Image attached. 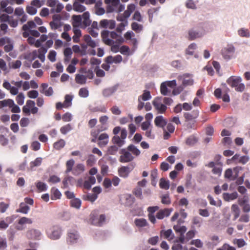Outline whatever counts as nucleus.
Listing matches in <instances>:
<instances>
[{
	"label": "nucleus",
	"mask_w": 250,
	"mask_h": 250,
	"mask_svg": "<svg viewBox=\"0 0 250 250\" xmlns=\"http://www.w3.org/2000/svg\"><path fill=\"white\" fill-rule=\"evenodd\" d=\"M164 237L168 240H171L173 239L174 235L172 234V231L171 229H168L165 231L163 233Z\"/></svg>",
	"instance_id": "5fc2aeb1"
},
{
	"label": "nucleus",
	"mask_w": 250,
	"mask_h": 250,
	"mask_svg": "<svg viewBox=\"0 0 250 250\" xmlns=\"http://www.w3.org/2000/svg\"><path fill=\"white\" fill-rule=\"evenodd\" d=\"M70 205L72 207L79 209L81 206V201L78 198H74L70 201Z\"/></svg>",
	"instance_id": "79ce46f5"
},
{
	"label": "nucleus",
	"mask_w": 250,
	"mask_h": 250,
	"mask_svg": "<svg viewBox=\"0 0 250 250\" xmlns=\"http://www.w3.org/2000/svg\"><path fill=\"white\" fill-rule=\"evenodd\" d=\"M235 50V48L232 45L229 44L222 49V55L225 59L230 60L233 57Z\"/></svg>",
	"instance_id": "423d86ee"
},
{
	"label": "nucleus",
	"mask_w": 250,
	"mask_h": 250,
	"mask_svg": "<svg viewBox=\"0 0 250 250\" xmlns=\"http://www.w3.org/2000/svg\"><path fill=\"white\" fill-rule=\"evenodd\" d=\"M73 96L70 95H66L64 101L63 102L64 108H68L72 105Z\"/></svg>",
	"instance_id": "4c0bfd02"
},
{
	"label": "nucleus",
	"mask_w": 250,
	"mask_h": 250,
	"mask_svg": "<svg viewBox=\"0 0 250 250\" xmlns=\"http://www.w3.org/2000/svg\"><path fill=\"white\" fill-rule=\"evenodd\" d=\"M48 182L52 184H56L59 183L61 181V179L56 175H53L50 176Z\"/></svg>",
	"instance_id": "052dcab7"
},
{
	"label": "nucleus",
	"mask_w": 250,
	"mask_h": 250,
	"mask_svg": "<svg viewBox=\"0 0 250 250\" xmlns=\"http://www.w3.org/2000/svg\"><path fill=\"white\" fill-rule=\"evenodd\" d=\"M134 167V165L130 164L128 166H122L118 169L119 175L123 178L128 177L129 173L133 169Z\"/></svg>",
	"instance_id": "6e6552de"
},
{
	"label": "nucleus",
	"mask_w": 250,
	"mask_h": 250,
	"mask_svg": "<svg viewBox=\"0 0 250 250\" xmlns=\"http://www.w3.org/2000/svg\"><path fill=\"white\" fill-rule=\"evenodd\" d=\"M198 141L197 138L194 136H190L186 140V144L189 146L195 145Z\"/></svg>",
	"instance_id": "a18cd8bd"
},
{
	"label": "nucleus",
	"mask_w": 250,
	"mask_h": 250,
	"mask_svg": "<svg viewBox=\"0 0 250 250\" xmlns=\"http://www.w3.org/2000/svg\"><path fill=\"white\" fill-rule=\"evenodd\" d=\"M37 58V51L33 50L31 52L27 53L24 55V58L29 62H32Z\"/></svg>",
	"instance_id": "a878e982"
},
{
	"label": "nucleus",
	"mask_w": 250,
	"mask_h": 250,
	"mask_svg": "<svg viewBox=\"0 0 250 250\" xmlns=\"http://www.w3.org/2000/svg\"><path fill=\"white\" fill-rule=\"evenodd\" d=\"M14 101L12 99H7L0 101V107L9 106L11 107L14 105Z\"/></svg>",
	"instance_id": "f704fd0d"
},
{
	"label": "nucleus",
	"mask_w": 250,
	"mask_h": 250,
	"mask_svg": "<svg viewBox=\"0 0 250 250\" xmlns=\"http://www.w3.org/2000/svg\"><path fill=\"white\" fill-rule=\"evenodd\" d=\"M140 99L143 101H147L151 98L150 93L148 90H144L143 94L140 96Z\"/></svg>",
	"instance_id": "864d4df0"
},
{
	"label": "nucleus",
	"mask_w": 250,
	"mask_h": 250,
	"mask_svg": "<svg viewBox=\"0 0 250 250\" xmlns=\"http://www.w3.org/2000/svg\"><path fill=\"white\" fill-rule=\"evenodd\" d=\"M26 12L30 15H35L37 13V9L34 6H27L26 8Z\"/></svg>",
	"instance_id": "774afa93"
},
{
	"label": "nucleus",
	"mask_w": 250,
	"mask_h": 250,
	"mask_svg": "<svg viewBox=\"0 0 250 250\" xmlns=\"http://www.w3.org/2000/svg\"><path fill=\"white\" fill-rule=\"evenodd\" d=\"M36 27L34 21H28L26 24L22 26V29L23 31H28L30 28H33Z\"/></svg>",
	"instance_id": "a19ab883"
},
{
	"label": "nucleus",
	"mask_w": 250,
	"mask_h": 250,
	"mask_svg": "<svg viewBox=\"0 0 250 250\" xmlns=\"http://www.w3.org/2000/svg\"><path fill=\"white\" fill-rule=\"evenodd\" d=\"M223 199L226 201L233 200L236 199L238 197V194L236 192L231 193H224L223 194Z\"/></svg>",
	"instance_id": "5701e85b"
},
{
	"label": "nucleus",
	"mask_w": 250,
	"mask_h": 250,
	"mask_svg": "<svg viewBox=\"0 0 250 250\" xmlns=\"http://www.w3.org/2000/svg\"><path fill=\"white\" fill-rule=\"evenodd\" d=\"M199 115V111L198 109H195L191 112H185L184 113V117L185 119L186 122L192 121L198 118Z\"/></svg>",
	"instance_id": "ddd939ff"
},
{
	"label": "nucleus",
	"mask_w": 250,
	"mask_h": 250,
	"mask_svg": "<svg viewBox=\"0 0 250 250\" xmlns=\"http://www.w3.org/2000/svg\"><path fill=\"white\" fill-rule=\"evenodd\" d=\"M240 169V167H239L233 168V172L235 173L233 176H232L233 171L232 169L230 168L227 169L225 172V177L232 180L235 179L238 176V172Z\"/></svg>",
	"instance_id": "9d476101"
},
{
	"label": "nucleus",
	"mask_w": 250,
	"mask_h": 250,
	"mask_svg": "<svg viewBox=\"0 0 250 250\" xmlns=\"http://www.w3.org/2000/svg\"><path fill=\"white\" fill-rule=\"evenodd\" d=\"M151 127H152L150 122H144L141 124V129L143 130H147V129H149L151 128Z\"/></svg>",
	"instance_id": "0e129e2a"
},
{
	"label": "nucleus",
	"mask_w": 250,
	"mask_h": 250,
	"mask_svg": "<svg viewBox=\"0 0 250 250\" xmlns=\"http://www.w3.org/2000/svg\"><path fill=\"white\" fill-rule=\"evenodd\" d=\"M197 47L196 44L195 43H192L189 44L188 48L186 50V54L188 55H193L194 53V50Z\"/></svg>",
	"instance_id": "7c9ffc66"
},
{
	"label": "nucleus",
	"mask_w": 250,
	"mask_h": 250,
	"mask_svg": "<svg viewBox=\"0 0 250 250\" xmlns=\"http://www.w3.org/2000/svg\"><path fill=\"white\" fill-rule=\"evenodd\" d=\"M27 237L31 239H38L41 235L40 230L36 229H31L26 233Z\"/></svg>",
	"instance_id": "dca6fc26"
},
{
	"label": "nucleus",
	"mask_w": 250,
	"mask_h": 250,
	"mask_svg": "<svg viewBox=\"0 0 250 250\" xmlns=\"http://www.w3.org/2000/svg\"><path fill=\"white\" fill-rule=\"evenodd\" d=\"M50 26L52 29H57L60 28L62 25V23L61 22H57L55 21H52L49 23Z\"/></svg>",
	"instance_id": "e2e57ef3"
},
{
	"label": "nucleus",
	"mask_w": 250,
	"mask_h": 250,
	"mask_svg": "<svg viewBox=\"0 0 250 250\" xmlns=\"http://www.w3.org/2000/svg\"><path fill=\"white\" fill-rule=\"evenodd\" d=\"M62 194L60 191L55 187H53L51 189V199L55 200L61 198Z\"/></svg>",
	"instance_id": "4be33fe9"
},
{
	"label": "nucleus",
	"mask_w": 250,
	"mask_h": 250,
	"mask_svg": "<svg viewBox=\"0 0 250 250\" xmlns=\"http://www.w3.org/2000/svg\"><path fill=\"white\" fill-rule=\"evenodd\" d=\"M155 109L158 114L165 113L167 110V106L163 104L162 97H156L152 102Z\"/></svg>",
	"instance_id": "7ed1b4c3"
},
{
	"label": "nucleus",
	"mask_w": 250,
	"mask_h": 250,
	"mask_svg": "<svg viewBox=\"0 0 250 250\" xmlns=\"http://www.w3.org/2000/svg\"><path fill=\"white\" fill-rule=\"evenodd\" d=\"M183 78L182 84L184 87L192 85L194 83V80L190 77L189 74H184L183 76L178 77V79Z\"/></svg>",
	"instance_id": "a211bd4d"
},
{
	"label": "nucleus",
	"mask_w": 250,
	"mask_h": 250,
	"mask_svg": "<svg viewBox=\"0 0 250 250\" xmlns=\"http://www.w3.org/2000/svg\"><path fill=\"white\" fill-rule=\"evenodd\" d=\"M115 91V89L113 87L105 88L103 91V95L104 97H109L112 95Z\"/></svg>",
	"instance_id": "de8ad7c7"
},
{
	"label": "nucleus",
	"mask_w": 250,
	"mask_h": 250,
	"mask_svg": "<svg viewBox=\"0 0 250 250\" xmlns=\"http://www.w3.org/2000/svg\"><path fill=\"white\" fill-rule=\"evenodd\" d=\"M42 158L41 157L37 158L34 161H32L30 163V168L32 169L35 167L40 166L42 163Z\"/></svg>",
	"instance_id": "37998d69"
},
{
	"label": "nucleus",
	"mask_w": 250,
	"mask_h": 250,
	"mask_svg": "<svg viewBox=\"0 0 250 250\" xmlns=\"http://www.w3.org/2000/svg\"><path fill=\"white\" fill-rule=\"evenodd\" d=\"M233 243L236 245L238 248H242L246 245V242L242 238L234 239Z\"/></svg>",
	"instance_id": "603ef678"
},
{
	"label": "nucleus",
	"mask_w": 250,
	"mask_h": 250,
	"mask_svg": "<svg viewBox=\"0 0 250 250\" xmlns=\"http://www.w3.org/2000/svg\"><path fill=\"white\" fill-rule=\"evenodd\" d=\"M127 148L135 156H138L140 154V151L133 145H129Z\"/></svg>",
	"instance_id": "72a5a7b5"
},
{
	"label": "nucleus",
	"mask_w": 250,
	"mask_h": 250,
	"mask_svg": "<svg viewBox=\"0 0 250 250\" xmlns=\"http://www.w3.org/2000/svg\"><path fill=\"white\" fill-rule=\"evenodd\" d=\"M83 19V23L85 26H89L91 23V21L89 19V13L88 12H85L82 15Z\"/></svg>",
	"instance_id": "473e14b6"
},
{
	"label": "nucleus",
	"mask_w": 250,
	"mask_h": 250,
	"mask_svg": "<svg viewBox=\"0 0 250 250\" xmlns=\"http://www.w3.org/2000/svg\"><path fill=\"white\" fill-rule=\"evenodd\" d=\"M123 60L122 57L120 55H117L115 57L112 56H109L105 58V62L107 63H120Z\"/></svg>",
	"instance_id": "6ab92c4d"
},
{
	"label": "nucleus",
	"mask_w": 250,
	"mask_h": 250,
	"mask_svg": "<svg viewBox=\"0 0 250 250\" xmlns=\"http://www.w3.org/2000/svg\"><path fill=\"white\" fill-rule=\"evenodd\" d=\"M84 170V166L82 164H79L76 166V167L74 170L73 173L76 174L77 173V174H79L83 172Z\"/></svg>",
	"instance_id": "6e6d98bb"
},
{
	"label": "nucleus",
	"mask_w": 250,
	"mask_h": 250,
	"mask_svg": "<svg viewBox=\"0 0 250 250\" xmlns=\"http://www.w3.org/2000/svg\"><path fill=\"white\" fill-rule=\"evenodd\" d=\"M37 189L40 191H45L47 189V186L44 183L38 181L36 183Z\"/></svg>",
	"instance_id": "c03bdc74"
},
{
	"label": "nucleus",
	"mask_w": 250,
	"mask_h": 250,
	"mask_svg": "<svg viewBox=\"0 0 250 250\" xmlns=\"http://www.w3.org/2000/svg\"><path fill=\"white\" fill-rule=\"evenodd\" d=\"M29 207L26 205L24 203H21L20 204V208L17 209L16 212H21L23 214H27L29 210Z\"/></svg>",
	"instance_id": "c756f323"
},
{
	"label": "nucleus",
	"mask_w": 250,
	"mask_h": 250,
	"mask_svg": "<svg viewBox=\"0 0 250 250\" xmlns=\"http://www.w3.org/2000/svg\"><path fill=\"white\" fill-rule=\"evenodd\" d=\"M113 144L116 145L117 146L120 147L123 146L125 143V140H123L119 136L115 135L112 139Z\"/></svg>",
	"instance_id": "b1692460"
},
{
	"label": "nucleus",
	"mask_w": 250,
	"mask_h": 250,
	"mask_svg": "<svg viewBox=\"0 0 250 250\" xmlns=\"http://www.w3.org/2000/svg\"><path fill=\"white\" fill-rule=\"evenodd\" d=\"M99 216L97 210H94L90 214V220L91 223L95 226L99 225Z\"/></svg>",
	"instance_id": "412c9836"
},
{
	"label": "nucleus",
	"mask_w": 250,
	"mask_h": 250,
	"mask_svg": "<svg viewBox=\"0 0 250 250\" xmlns=\"http://www.w3.org/2000/svg\"><path fill=\"white\" fill-rule=\"evenodd\" d=\"M35 103L33 101L27 100L26 105L22 107V111L27 115H30V112L34 114H36L38 111V108L35 106Z\"/></svg>",
	"instance_id": "20e7f679"
},
{
	"label": "nucleus",
	"mask_w": 250,
	"mask_h": 250,
	"mask_svg": "<svg viewBox=\"0 0 250 250\" xmlns=\"http://www.w3.org/2000/svg\"><path fill=\"white\" fill-rule=\"evenodd\" d=\"M79 95L82 98H86L89 95V92L86 88H81L79 91Z\"/></svg>",
	"instance_id": "4d7b16f0"
},
{
	"label": "nucleus",
	"mask_w": 250,
	"mask_h": 250,
	"mask_svg": "<svg viewBox=\"0 0 250 250\" xmlns=\"http://www.w3.org/2000/svg\"><path fill=\"white\" fill-rule=\"evenodd\" d=\"M173 211L172 208H166L163 209H160L158 211L156 215V217L158 219H163L165 217H168L172 211Z\"/></svg>",
	"instance_id": "9b49d317"
},
{
	"label": "nucleus",
	"mask_w": 250,
	"mask_h": 250,
	"mask_svg": "<svg viewBox=\"0 0 250 250\" xmlns=\"http://www.w3.org/2000/svg\"><path fill=\"white\" fill-rule=\"evenodd\" d=\"M135 5L134 4H129L127 5V10L124 12V17L128 18L131 14L135 10Z\"/></svg>",
	"instance_id": "c85d7f7f"
},
{
	"label": "nucleus",
	"mask_w": 250,
	"mask_h": 250,
	"mask_svg": "<svg viewBox=\"0 0 250 250\" xmlns=\"http://www.w3.org/2000/svg\"><path fill=\"white\" fill-rule=\"evenodd\" d=\"M159 186L162 189H168L169 188V181L164 178H161L160 180Z\"/></svg>",
	"instance_id": "e433bc0d"
},
{
	"label": "nucleus",
	"mask_w": 250,
	"mask_h": 250,
	"mask_svg": "<svg viewBox=\"0 0 250 250\" xmlns=\"http://www.w3.org/2000/svg\"><path fill=\"white\" fill-rule=\"evenodd\" d=\"M79 238V236L77 231L74 230L70 231L68 233L67 242L70 244H73L77 242Z\"/></svg>",
	"instance_id": "f3484780"
},
{
	"label": "nucleus",
	"mask_w": 250,
	"mask_h": 250,
	"mask_svg": "<svg viewBox=\"0 0 250 250\" xmlns=\"http://www.w3.org/2000/svg\"><path fill=\"white\" fill-rule=\"evenodd\" d=\"M131 26L132 29L137 33H140L143 28L142 25L136 22H132Z\"/></svg>",
	"instance_id": "58836bf2"
},
{
	"label": "nucleus",
	"mask_w": 250,
	"mask_h": 250,
	"mask_svg": "<svg viewBox=\"0 0 250 250\" xmlns=\"http://www.w3.org/2000/svg\"><path fill=\"white\" fill-rule=\"evenodd\" d=\"M116 23L114 20L104 19L100 21L99 26L103 28L113 29L115 27Z\"/></svg>",
	"instance_id": "1a4fd4ad"
},
{
	"label": "nucleus",
	"mask_w": 250,
	"mask_h": 250,
	"mask_svg": "<svg viewBox=\"0 0 250 250\" xmlns=\"http://www.w3.org/2000/svg\"><path fill=\"white\" fill-rule=\"evenodd\" d=\"M24 96L22 93H19L16 98L17 103L19 105H22L24 103Z\"/></svg>",
	"instance_id": "680f3d73"
},
{
	"label": "nucleus",
	"mask_w": 250,
	"mask_h": 250,
	"mask_svg": "<svg viewBox=\"0 0 250 250\" xmlns=\"http://www.w3.org/2000/svg\"><path fill=\"white\" fill-rule=\"evenodd\" d=\"M72 129L71 125L70 124H67L60 128V131L62 134H66L67 132L70 131Z\"/></svg>",
	"instance_id": "13d9d810"
},
{
	"label": "nucleus",
	"mask_w": 250,
	"mask_h": 250,
	"mask_svg": "<svg viewBox=\"0 0 250 250\" xmlns=\"http://www.w3.org/2000/svg\"><path fill=\"white\" fill-rule=\"evenodd\" d=\"M99 142L98 143V145L100 147H103L107 145L109 142V136L106 133H103L101 134L98 138Z\"/></svg>",
	"instance_id": "f8f14e48"
},
{
	"label": "nucleus",
	"mask_w": 250,
	"mask_h": 250,
	"mask_svg": "<svg viewBox=\"0 0 250 250\" xmlns=\"http://www.w3.org/2000/svg\"><path fill=\"white\" fill-rule=\"evenodd\" d=\"M97 198V195L93 193H88L87 194L84 195L83 196V199L84 200L89 201L91 202H93L94 201H95Z\"/></svg>",
	"instance_id": "2f4dec72"
},
{
	"label": "nucleus",
	"mask_w": 250,
	"mask_h": 250,
	"mask_svg": "<svg viewBox=\"0 0 250 250\" xmlns=\"http://www.w3.org/2000/svg\"><path fill=\"white\" fill-rule=\"evenodd\" d=\"M75 81L77 83L83 84L86 83V77L83 75L77 74L76 75Z\"/></svg>",
	"instance_id": "c9c22d12"
},
{
	"label": "nucleus",
	"mask_w": 250,
	"mask_h": 250,
	"mask_svg": "<svg viewBox=\"0 0 250 250\" xmlns=\"http://www.w3.org/2000/svg\"><path fill=\"white\" fill-rule=\"evenodd\" d=\"M65 145V141L63 139H60L58 141L54 143L53 146L55 149L57 150H60L63 148Z\"/></svg>",
	"instance_id": "ea45409f"
},
{
	"label": "nucleus",
	"mask_w": 250,
	"mask_h": 250,
	"mask_svg": "<svg viewBox=\"0 0 250 250\" xmlns=\"http://www.w3.org/2000/svg\"><path fill=\"white\" fill-rule=\"evenodd\" d=\"M32 223L33 221L31 218H27L26 217H22L18 221V224L21 225L25 224H31Z\"/></svg>",
	"instance_id": "8fccbe9b"
},
{
	"label": "nucleus",
	"mask_w": 250,
	"mask_h": 250,
	"mask_svg": "<svg viewBox=\"0 0 250 250\" xmlns=\"http://www.w3.org/2000/svg\"><path fill=\"white\" fill-rule=\"evenodd\" d=\"M61 229L58 226H53L47 230L48 237L54 240L59 239L61 236Z\"/></svg>",
	"instance_id": "0eeeda50"
},
{
	"label": "nucleus",
	"mask_w": 250,
	"mask_h": 250,
	"mask_svg": "<svg viewBox=\"0 0 250 250\" xmlns=\"http://www.w3.org/2000/svg\"><path fill=\"white\" fill-rule=\"evenodd\" d=\"M231 210L234 213V219H236L240 215V209L237 205L233 204L231 206Z\"/></svg>",
	"instance_id": "49530a36"
},
{
	"label": "nucleus",
	"mask_w": 250,
	"mask_h": 250,
	"mask_svg": "<svg viewBox=\"0 0 250 250\" xmlns=\"http://www.w3.org/2000/svg\"><path fill=\"white\" fill-rule=\"evenodd\" d=\"M74 164L75 162L73 159L69 160L66 162V169L65 170V173H68L72 171Z\"/></svg>",
	"instance_id": "3c124183"
},
{
	"label": "nucleus",
	"mask_w": 250,
	"mask_h": 250,
	"mask_svg": "<svg viewBox=\"0 0 250 250\" xmlns=\"http://www.w3.org/2000/svg\"><path fill=\"white\" fill-rule=\"evenodd\" d=\"M120 153L121 156L119 158V161L121 163H128L131 162L134 158L127 148L122 149L120 151Z\"/></svg>",
	"instance_id": "39448f33"
},
{
	"label": "nucleus",
	"mask_w": 250,
	"mask_h": 250,
	"mask_svg": "<svg viewBox=\"0 0 250 250\" xmlns=\"http://www.w3.org/2000/svg\"><path fill=\"white\" fill-rule=\"evenodd\" d=\"M188 39L190 41L194 40L196 38L201 37L203 33L195 30L194 29H190L188 31Z\"/></svg>",
	"instance_id": "aec40b11"
},
{
	"label": "nucleus",
	"mask_w": 250,
	"mask_h": 250,
	"mask_svg": "<svg viewBox=\"0 0 250 250\" xmlns=\"http://www.w3.org/2000/svg\"><path fill=\"white\" fill-rule=\"evenodd\" d=\"M73 9L74 11L78 12H83L85 11V7L82 3H80L78 1H75L73 4Z\"/></svg>",
	"instance_id": "bb28decb"
},
{
	"label": "nucleus",
	"mask_w": 250,
	"mask_h": 250,
	"mask_svg": "<svg viewBox=\"0 0 250 250\" xmlns=\"http://www.w3.org/2000/svg\"><path fill=\"white\" fill-rule=\"evenodd\" d=\"M167 86L165 83H163L161 84L160 90L161 93L163 95H167L168 92Z\"/></svg>",
	"instance_id": "69168bd1"
},
{
	"label": "nucleus",
	"mask_w": 250,
	"mask_h": 250,
	"mask_svg": "<svg viewBox=\"0 0 250 250\" xmlns=\"http://www.w3.org/2000/svg\"><path fill=\"white\" fill-rule=\"evenodd\" d=\"M101 37L103 42L108 45L115 43L113 39L116 40V42L119 44L123 42V39L119 37V35L114 31L109 32L108 30H104L101 32Z\"/></svg>",
	"instance_id": "f257e3e1"
},
{
	"label": "nucleus",
	"mask_w": 250,
	"mask_h": 250,
	"mask_svg": "<svg viewBox=\"0 0 250 250\" xmlns=\"http://www.w3.org/2000/svg\"><path fill=\"white\" fill-rule=\"evenodd\" d=\"M84 41L86 42L88 46L94 48L97 46L96 42L92 40L89 35H85L83 37Z\"/></svg>",
	"instance_id": "cd10ccee"
},
{
	"label": "nucleus",
	"mask_w": 250,
	"mask_h": 250,
	"mask_svg": "<svg viewBox=\"0 0 250 250\" xmlns=\"http://www.w3.org/2000/svg\"><path fill=\"white\" fill-rule=\"evenodd\" d=\"M18 20L15 19L13 16H11L7 23L11 27L15 28L18 25Z\"/></svg>",
	"instance_id": "bf43d9fd"
},
{
	"label": "nucleus",
	"mask_w": 250,
	"mask_h": 250,
	"mask_svg": "<svg viewBox=\"0 0 250 250\" xmlns=\"http://www.w3.org/2000/svg\"><path fill=\"white\" fill-rule=\"evenodd\" d=\"M134 223L137 227L143 228L148 225L146 219L144 218H136L134 220Z\"/></svg>",
	"instance_id": "393cba45"
},
{
	"label": "nucleus",
	"mask_w": 250,
	"mask_h": 250,
	"mask_svg": "<svg viewBox=\"0 0 250 250\" xmlns=\"http://www.w3.org/2000/svg\"><path fill=\"white\" fill-rule=\"evenodd\" d=\"M242 81L241 77L232 76L228 79L227 83L230 86L234 88L237 92H242L245 89V85Z\"/></svg>",
	"instance_id": "f03ea898"
},
{
	"label": "nucleus",
	"mask_w": 250,
	"mask_h": 250,
	"mask_svg": "<svg viewBox=\"0 0 250 250\" xmlns=\"http://www.w3.org/2000/svg\"><path fill=\"white\" fill-rule=\"evenodd\" d=\"M2 86L4 88L7 90H9L12 95H16L18 94L19 89L18 88H17L16 86H11L10 83H9L8 81H4L2 84Z\"/></svg>",
	"instance_id": "2eb2a0df"
},
{
	"label": "nucleus",
	"mask_w": 250,
	"mask_h": 250,
	"mask_svg": "<svg viewBox=\"0 0 250 250\" xmlns=\"http://www.w3.org/2000/svg\"><path fill=\"white\" fill-rule=\"evenodd\" d=\"M154 124L157 127L164 129L167 124V121L163 116L159 115L155 118Z\"/></svg>",
	"instance_id": "4468645a"
},
{
	"label": "nucleus",
	"mask_w": 250,
	"mask_h": 250,
	"mask_svg": "<svg viewBox=\"0 0 250 250\" xmlns=\"http://www.w3.org/2000/svg\"><path fill=\"white\" fill-rule=\"evenodd\" d=\"M7 247L6 238H0V250H5Z\"/></svg>",
	"instance_id": "338daca9"
},
{
	"label": "nucleus",
	"mask_w": 250,
	"mask_h": 250,
	"mask_svg": "<svg viewBox=\"0 0 250 250\" xmlns=\"http://www.w3.org/2000/svg\"><path fill=\"white\" fill-rule=\"evenodd\" d=\"M119 147L113 145L109 146L107 150V153L109 155H115L118 152Z\"/></svg>",
	"instance_id": "09e8293b"
}]
</instances>
